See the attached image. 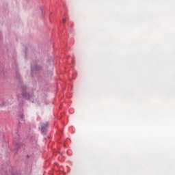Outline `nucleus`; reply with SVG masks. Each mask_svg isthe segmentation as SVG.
Segmentation results:
<instances>
[{
    "mask_svg": "<svg viewBox=\"0 0 175 175\" xmlns=\"http://www.w3.org/2000/svg\"><path fill=\"white\" fill-rule=\"evenodd\" d=\"M49 126V123H45L42 124L41 127V132L43 133V135H46V133L47 132V127Z\"/></svg>",
    "mask_w": 175,
    "mask_h": 175,
    "instance_id": "f257e3e1",
    "label": "nucleus"
},
{
    "mask_svg": "<svg viewBox=\"0 0 175 175\" xmlns=\"http://www.w3.org/2000/svg\"><path fill=\"white\" fill-rule=\"evenodd\" d=\"M23 96H24V98H25V99L29 100L32 98V96H33V94H32V93H25V92H23Z\"/></svg>",
    "mask_w": 175,
    "mask_h": 175,
    "instance_id": "f03ea898",
    "label": "nucleus"
},
{
    "mask_svg": "<svg viewBox=\"0 0 175 175\" xmlns=\"http://www.w3.org/2000/svg\"><path fill=\"white\" fill-rule=\"evenodd\" d=\"M20 118H21V120H23V119L24 118V115H21V116H20Z\"/></svg>",
    "mask_w": 175,
    "mask_h": 175,
    "instance_id": "7ed1b4c3",
    "label": "nucleus"
},
{
    "mask_svg": "<svg viewBox=\"0 0 175 175\" xmlns=\"http://www.w3.org/2000/svg\"><path fill=\"white\" fill-rule=\"evenodd\" d=\"M66 22V19H63L64 24H65Z\"/></svg>",
    "mask_w": 175,
    "mask_h": 175,
    "instance_id": "20e7f679",
    "label": "nucleus"
},
{
    "mask_svg": "<svg viewBox=\"0 0 175 175\" xmlns=\"http://www.w3.org/2000/svg\"><path fill=\"white\" fill-rule=\"evenodd\" d=\"M18 99L20 100V96H18Z\"/></svg>",
    "mask_w": 175,
    "mask_h": 175,
    "instance_id": "39448f33",
    "label": "nucleus"
}]
</instances>
